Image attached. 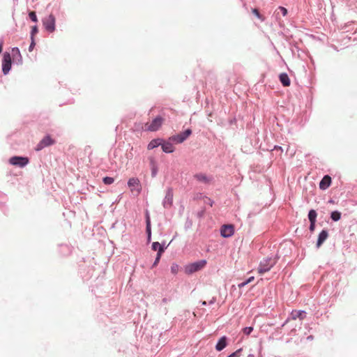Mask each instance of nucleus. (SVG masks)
Returning a JSON list of instances; mask_svg holds the SVG:
<instances>
[{"label":"nucleus","instance_id":"f257e3e1","mask_svg":"<svg viewBox=\"0 0 357 357\" xmlns=\"http://www.w3.org/2000/svg\"><path fill=\"white\" fill-rule=\"evenodd\" d=\"M207 264L206 259H201L185 265L184 272L190 275L202 270Z\"/></svg>","mask_w":357,"mask_h":357},{"label":"nucleus","instance_id":"f03ea898","mask_svg":"<svg viewBox=\"0 0 357 357\" xmlns=\"http://www.w3.org/2000/svg\"><path fill=\"white\" fill-rule=\"evenodd\" d=\"M277 257H266L263 259L259 265L258 272L261 274L268 272L276 264Z\"/></svg>","mask_w":357,"mask_h":357},{"label":"nucleus","instance_id":"7ed1b4c3","mask_svg":"<svg viewBox=\"0 0 357 357\" xmlns=\"http://www.w3.org/2000/svg\"><path fill=\"white\" fill-rule=\"evenodd\" d=\"M29 158L27 156L15 155L9 158L8 162L10 165L24 168L29 163Z\"/></svg>","mask_w":357,"mask_h":357},{"label":"nucleus","instance_id":"20e7f679","mask_svg":"<svg viewBox=\"0 0 357 357\" xmlns=\"http://www.w3.org/2000/svg\"><path fill=\"white\" fill-rule=\"evenodd\" d=\"M42 23L44 29L48 33H53L55 31L56 18L52 14H50L47 17L43 18L42 20Z\"/></svg>","mask_w":357,"mask_h":357},{"label":"nucleus","instance_id":"39448f33","mask_svg":"<svg viewBox=\"0 0 357 357\" xmlns=\"http://www.w3.org/2000/svg\"><path fill=\"white\" fill-rule=\"evenodd\" d=\"M2 73L3 75H7L12 68V59L9 52L3 53L2 59Z\"/></svg>","mask_w":357,"mask_h":357},{"label":"nucleus","instance_id":"423d86ee","mask_svg":"<svg viewBox=\"0 0 357 357\" xmlns=\"http://www.w3.org/2000/svg\"><path fill=\"white\" fill-rule=\"evenodd\" d=\"M192 134V130L188 128L183 132H181L176 135H174L169 137V139L172 140L176 144H181L187 139Z\"/></svg>","mask_w":357,"mask_h":357},{"label":"nucleus","instance_id":"0eeeda50","mask_svg":"<svg viewBox=\"0 0 357 357\" xmlns=\"http://www.w3.org/2000/svg\"><path fill=\"white\" fill-rule=\"evenodd\" d=\"M56 143V140L52 138L50 135H46L36 145L35 147L36 151H40L43 149L50 146L54 145Z\"/></svg>","mask_w":357,"mask_h":357},{"label":"nucleus","instance_id":"6e6552de","mask_svg":"<svg viewBox=\"0 0 357 357\" xmlns=\"http://www.w3.org/2000/svg\"><path fill=\"white\" fill-rule=\"evenodd\" d=\"M307 317V312L303 310H293L287 320L281 325V327H283L290 320H296L298 319L299 320H303Z\"/></svg>","mask_w":357,"mask_h":357},{"label":"nucleus","instance_id":"1a4fd4ad","mask_svg":"<svg viewBox=\"0 0 357 357\" xmlns=\"http://www.w3.org/2000/svg\"><path fill=\"white\" fill-rule=\"evenodd\" d=\"M234 226L231 224H225L220 229V236L223 238H229L234 234Z\"/></svg>","mask_w":357,"mask_h":357},{"label":"nucleus","instance_id":"9d476101","mask_svg":"<svg viewBox=\"0 0 357 357\" xmlns=\"http://www.w3.org/2000/svg\"><path fill=\"white\" fill-rule=\"evenodd\" d=\"M173 189L172 188H167L165 193V198L162 201V206L165 208L169 209L173 204Z\"/></svg>","mask_w":357,"mask_h":357},{"label":"nucleus","instance_id":"9b49d317","mask_svg":"<svg viewBox=\"0 0 357 357\" xmlns=\"http://www.w3.org/2000/svg\"><path fill=\"white\" fill-rule=\"evenodd\" d=\"M128 185L130 188L131 191L136 190L137 194H139L142 191L140 181L137 178L132 177L129 178L128 181Z\"/></svg>","mask_w":357,"mask_h":357},{"label":"nucleus","instance_id":"f8f14e48","mask_svg":"<svg viewBox=\"0 0 357 357\" xmlns=\"http://www.w3.org/2000/svg\"><path fill=\"white\" fill-rule=\"evenodd\" d=\"M174 143L172 140L169 139V137L167 140H165L162 139V142L161 143V148L163 152L165 153H172L174 151V147L173 144Z\"/></svg>","mask_w":357,"mask_h":357},{"label":"nucleus","instance_id":"ddd939ff","mask_svg":"<svg viewBox=\"0 0 357 357\" xmlns=\"http://www.w3.org/2000/svg\"><path fill=\"white\" fill-rule=\"evenodd\" d=\"M145 221H146V241H147V243H149L151 241V218H150L149 213L148 211H146V212Z\"/></svg>","mask_w":357,"mask_h":357},{"label":"nucleus","instance_id":"4468645a","mask_svg":"<svg viewBox=\"0 0 357 357\" xmlns=\"http://www.w3.org/2000/svg\"><path fill=\"white\" fill-rule=\"evenodd\" d=\"M162 121V117H161L160 116H157L151 121L150 126L148 128V130L151 131L158 130L161 127Z\"/></svg>","mask_w":357,"mask_h":357},{"label":"nucleus","instance_id":"2eb2a0df","mask_svg":"<svg viewBox=\"0 0 357 357\" xmlns=\"http://www.w3.org/2000/svg\"><path fill=\"white\" fill-rule=\"evenodd\" d=\"M229 343V338L226 335L222 336L217 342L215 349L217 351H221L227 347Z\"/></svg>","mask_w":357,"mask_h":357},{"label":"nucleus","instance_id":"dca6fc26","mask_svg":"<svg viewBox=\"0 0 357 357\" xmlns=\"http://www.w3.org/2000/svg\"><path fill=\"white\" fill-rule=\"evenodd\" d=\"M328 231L326 229H322L321 231L318 235V238L316 243V247L319 248L328 238Z\"/></svg>","mask_w":357,"mask_h":357},{"label":"nucleus","instance_id":"f3484780","mask_svg":"<svg viewBox=\"0 0 357 357\" xmlns=\"http://www.w3.org/2000/svg\"><path fill=\"white\" fill-rule=\"evenodd\" d=\"M332 179L329 175H325L319 182V189L326 190L331 185Z\"/></svg>","mask_w":357,"mask_h":357},{"label":"nucleus","instance_id":"a211bd4d","mask_svg":"<svg viewBox=\"0 0 357 357\" xmlns=\"http://www.w3.org/2000/svg\"><path fill=\"white\" fill-rule=\"evenodd\" d=\"M279 80L283 86H289L291 84V80L286 73H282L279 75Z\"/></svg>","mask_w":357,"mask_h":357},{"label":"nucleus","instance_id":"6ab92c4d","mask_svg":"<svg viewBox=\"0 0 357 357\" xmlns=\"http://www.w3.org/2000/svg\"><path fill=\"white\" fill-rule=\"evenodd\" d=\"M73 248L67 244L59 245V252L63 256H68L72 252Z\"/></svg>","mask_w":357,"mask_h":357},{"label":"nucleus","instance_id":"aec40b11","mask_svg":"<svg viewBox=\"0 0 357 357\" xmlns=\"http://www.w3.org/2000/svg\"><path fill=\"white\" fill-rule=\"evenodd\" d=\"M162 142V138H155L153 139L148 144L147 149L149 150H152L155 148H157L161 146V143Z\"/></svg>","mask_w":357,"mask_h":357},{"label":"nucleus","instance_id":"412c9836","mask_svg":"<svg viewBox=\"0 0 357 357\" xmlns=\"http://www.w3.org/2000/svg\"><path fill=\"white\" fill-rule=\"evenodd\" d=\"M194 177L199 182L208 183L211 181V178L208 177L206 174L199 173L196 174Z\"/></svg>","mask_w":357,"mask_h":357},{"label":"nucleus","instance_id":"4be33fe9","mask_svg":"<svg viewBox=\"0 0 357 357\" xmlns=\"http://www.w3.org/2000/svg\"><path fill=\"white\" fill-rule=\"evenodd\" d=\"M342 213L339 211H333L330 214V218L334 222H337L341 219Z\"/></svg>","mask_w":357,"mask_h":357},{"label":"nucleus","instance_id":"5701e85b","mask_svg":"<svg viewBox=\"0 0 357 357\" xmlns=\"http://www.w3.org/2000/svg\"><path fill=\"white\" fill-rule=\"evenodd\" d=\"M150 165L151 169V176L155 177L158 174V169L156 163L153 159L151 160Z\"/></svg>","mask_w":357,"mask_h":357},{"label":"nucleus","instance_id":"b1692460","mask_svg":"<svg viewBox=\"0 0 357 357\" xmlns=\"http://www.w3.org/2000/svg\"><path fill=\"white\" fill-rule=\"evenodd\" d=\"M317 213L314 209H310L307 214L309 221H317Z\"/></svg>","mask_w":357,"mask_h":357},{"label":"nucleus","instance_id":"393cba45","mask_svg":"<svg viewBox=\"0 0 357 357\" xmlns=\"http://www.w3.org/2000/svg\"><path fill=\"white\" fill-rule=\"evenodd\" d=\"M163 253V249L161 248L158 250V252H157V255H156V257L151 266V268H153V267L156 266L158 265V264L159 263L160 260V258H161V256Z\"/></svg>","mask_w":357,"mask_h":357},{"label":"nucleus","instance_id":"a878e982","mask_svg":"<svg viewBox=\"0 0 357 357\" xmlns=\"http://www.w3.org/2000/svg\"><path fill=\"white\" fill-rule=\"evenodd\" d=\"M14 62L16 65L20 66L23 63V59L21 54L17 55L16 56H13Z\"/></svg>","mask_w":357,"mask_h":357},{"label":"nucleus","instance_id":"bb28decb","mask_svg":"<svg viewBox=\"0 0 357 357\" xmlns=\"http://www.w3.org/2000/svg\"><path fill=\"white\" fill-rule=\"evenodd\" d=\"M114 178L110 177V176H105L102 178V182L105 185H111L112 183H114Z\"/></svg>","mask_w":357,"mask_h":357},{"label":"nucleus","instance_id":"cd10ccee","mask_svg":"<svg viewBox=\"0 0 357 357\" xmlns=\"http://www.w3.org/2000/svg\"><path fill=\"white\" fill-rule=\"evenodd\" d=\"M38 32V29L37 25H34L31 27V30L30 32V38H34V36Z\"/></svg>","mask_w":357,"mask_h":357},{"label":"nucleus","instance_id":"c85d7f7f","mask_svg":"<svg viewBox=\"0 0 357 357\" xmlns=\"http://www.w3.org/2000/svg\"><path fill=\"white\" fill-rule=\"evenodd\" d=\"M29 17L32 22H38V17H37L36 12H34V11L29 12Z\"/></svg>","mask_w":357,"mask_h":357},{"label":"nucleus","instance_id":"c756f323","mask_svg":"<svg viewBox=\"0 0 357 357\" xmlns=\"http://www.w3.org/2000/svg\"><path fill=\"white\" fill-rule=\"evenodd\" d=\"M179 266L177 264L173 263L171 266V272L172 274L176 275L178 271Z\"/></svg>","mask_w":357,"mask_h":357},{"label":"nucleus","instance_id":"7c9ffc66","mask_svg":"<svg viewBox=\"0 0 357 357\" xmlns=\"http://www.w3.org/2000/svg\"><path fill=\"white\" fill-rule=\"evenodd\" d=\"M252 13L258 18L261 21H264V18L263 17V16L261 15V13H259V11L258 10V9L257 8H253L252 10Z\"/></svg>","mask_w":357,"mask_h":357},{"label":"nucleus","instance_id":"2f4dec72","mask_svg":"<svg viewBox=\"0 0 357 357\" xmlns=\"http://www.w3.org/2000/svg\"><path fill=\"white\" fill-rule=\"evenodd\" d=\"M253 331L252 326H247L243 328V332L245 335H249Z\"/></svg>","mask_w":357,"mask_h":357},{"label":"nucleus","instance_id":"473e14b6","mask_svg":"<svg viewBox=\"0 0 357 357\" xmlns=\"http://www.w3.org/2000/svg\"><path fill=\"white\" fill-rule=\"evenodd\" d=\"M241 351H242V349L240 348V349H237L236 351H234V352L231 353V354H229V356H227V357H239Z\"/></svg>","mask_w":357,"mask_h":357},{"label":"nucleus","instance_id":"72a5a7b5","mask_svg":"<svg viewBox=\"0 0 357 357\" xmlns=\"http://www.w3.org/2000/svg\"><path fill=\"white\" fill-rule=\"evenodd\" d=\"M151 249L154 251L160 250V243L159 242H153L151 245Z\"/></svg>","mask_w":357,"mask_h":357},{"label":"nucleus","instance_id":"f704fd0d","mask_svg":"<svg viewBox=\"0 0 357 357\" xmlns=\"http://www.w3.org/2000/svg\"><path fill=\"white\" fill-rule=\"evenodd\" d=\"M290 46H291V50L293 54L294 53L295 51H297V52L299 51V48H298V45H296V43H290Z\"/></svg>","mask_w":357,"mask_h":357},{"label":"nucleus","instance_id":"c9c22d12","mask_svg":"<svg viewBox=\"0 0 357 357\" xmlns=\"http://www.w3.org/2000/svg\"><path fill=\"white\" fill-rule=\"evenodd\" d=\"M30 39H31V43H30L29 47V51L32 52L35 47L36 42H35L34 38H30Z\"/></svg>","mask_w":357,"mask_h":357},{"label":"nucleus","instance_id":"e433bc0d","mask_svg":"<svg viewBox=\"0 0 357 357\" xmlns=\"http://www.w3.org/2000/svg\"><path fill=\"white\" fill-rule=\"evenodd\" d=\"M316 222L317 221H310V226H309V230L311 232H313L316 227Z\"/></svg>","mask_w":357,"mask_h":357},{"label":"nucleus","instance_id":"4c0bfd02","mask_svg":"<svg viewBox=\"0 0 357 357\" xmlns=\"http://www.w3.org/2000/svg\"><path fill=\"white\" fill-rule=\"evenodd\" d=\"M12 54L13 56H16L17 55H19L20 53V49L17 47H15L12 48Z\"/></svg>","mask_w":357,"mask_h":357},{"label":"nucleus","instance_id":"58836bf2","mask_svg":"<svg viewBox=\"0 0 357 357\" xmlns=\"http://www.w3.org/2000/svg\"><path fill=\"white\" fill-rule=\"evenodd\" d=\"M278 9L281 11L283 16H286L287 15V9L283 6H279Z\"/></svg>","mask_w":357,"mask_h":357},{"label":"nucleus","instance_id":"ea45409f","mask_svg":"<svg viewBox=\"0 0 357 357\" xmlns=\"http://www.w3.org/2000/svg\"><path fill=\"white\" fill-rule=\"evenodd\" d=\"M204 213H205V210H204V209H202V210H201V211H198V212L197 213V217L198 218H203V217H204Z\"/></svg>","mask_w":357,"mask_h":357},{"label":"nucleus","instance_id":"a19ab883","mask_svg":"<svg viewBox=\"0 0 357 357\" xmlns=\"http://www.w3.org/2000/svg\"><path fill=\"white\" fill-rule=\"evenodd\" d=\"M191 226H192V222L189 219H188L185 224V229L187 230L189 228H190Z\"/></svg>","mask_w":357,"mask_h":357},{"label":"nucleus","instance_id":"79ce46f5","mask_svg":"<svg viewBox=\"0 0 357 357\" xmlns=\"http://www.w3.org/2000/svg\"><path fill=\"white\" fill-rule=\"evenodd\" d=\"M3 38H1L0 39V54L2 52L3 50Z\"/></svg>","mask_w":357,"mask_h":357},{"label":"nucleus","instance_id":"37998d69","mask_svg":"<svg viewBox=\"0 0 357 357\" xmlns=\"http://www.w3.org/2000/svg\"><path fill=\"white\" fill-rule=\"evenodd\" d=\"M163 249V252H165V250L167 248V246H165V243L163 242L162 243H160V249Z\"/></svg>","mask_w":357,"mask_h":357},{"label":"nucleus","instance_id":"c03bdc74","mask_svg":"<svg viewBox=\"0 0 357 357\" xmlns=\"http://www.w3.org/2000/svg\"><path fill=\"white\" fill-rule=\"evenodd\" d=\"M236 118H232V119H229V123L230 125H232V124L235 123H236Z\"/></svg>","mask_w":357,"mask_h":357},{"label":"nucleus","instance_id":"a18cd8bd","mask_svg":"<svg viewBox=\"0 0 357 357\" xmlns=\"http://www.w3.org/2000/svg\"><path fill=\"white\" fill-rule=\"evenodd\" d=\"M206 198L208 199L207 204H208L211 206H212L213 203H214V202L211 199H210V198H208V197H206Z\"/></svg>","mask_w":357,"mask_h":357},{"label":"nucleus","instance_id":"49530a36","mask_svg":"<svg viewBox=\"0 0 357 357\" xmlns=\"http://www.w3.org/2000/svg\"><path fill=\"white\" fill-rule=\"evenodd\" d=\"M246 284H248V282H247L246 280H245L244 282L238 284V287H243L245 286Z\"/></svg>","mask_w":357,"mask_h":357},{"label":"nucleus","instance_id":"de8ad7c7","mask_svg":"<svg viewBox=\"0 0 357 357\" xmlns=\"http://www.w3.org/2000/svg\"><path fill=\"white\" fill-rule=\"evenodd\" d=\"M216 301V298L215 297H213L211 300H210V301L208 302V304L209 305H213L215 303Z\"/></svg>","mask_w":357,"mask_h":357},{"label":"nucleus","instance_id":"09e8293b","mask_svg":"<svg viewBox=\"0 0 357 357\" xmlns=\"http://www.w3.org/2000/svg\"><path fill=\"white\" fill-rule=\"evenodd\" d=\"M253 280H254V277H253V276H251V277H250L249 278H248V279L246 280V281H247V282H248V283L251 282Z\"/></svg>","mask_w":357,"mask_h":357},{"label":"nucleus","instance_id":"8fccbe9b","mask_svg":"<svg viewBox=\"0 0 357 357\" xmlns=\"http://www.w3.org/2000/svg\"><path fill=\"white\" fill-rule=\"evenodd\" d=\"M261 350H262V347L260 345V347L259 348V356L258 357H262Z\"/></svg>","mask_w":357,"mask_h":357},{"label":"nucleus","instance_id":"3c124183","mask_svg":"<svg viewBox=\"0 0 357 357\" xmlns=\"http://www.w3.org/2000/svg\"><path fill=\"white\" fill-rule=\"evenodd\" d=\"M170 301V300H169V298H162V303H167V302H168V301Z\"/></svg>","mask_w":357,"mask_h":357},{"label":"nucleus","instance_id":"603ef678","mask_svg":"<svg viewBox=\"0 0 357 357\" xmlns=\"http://www.w3.org/2000/svg\"><path fill=\"white\" fill-rule=\"evenodd\" d=\"M5 206H6L5 204H3L2 202H0V208L1 210H3V208L5 207Z\"/></svg>","mask_w":357,"mask_h":357},{"label":"nucleus","instance_id":"864d4df0","mask_svg":"<svg viewBox=\"0 0 357 357\" xmlns=\"http://www.w3.org/2000/svg\"><path fill=\"white\" fill-rule=\"evenodd\" d=\"M314 339V336L313 335H309L307 337V340H312Z\"/></svg>","mask_w":357,"mask_h":357},{"label":"nucleus","instance_id":"5fc2aeb1","mask_svg":"<svg viewBox=\"0 0 357 357\" xmlns=\"http://www.w3.org/2000/svg\"><path fill=\"white\" fill-rule=\"evenodd\" d=\"M6 195L3 193L2 192H0V198L3 199V197H5Z\"/></svg>","mask_w":357,"mask_h":357},{"label":"nucleus","instance_id":"6e6d98bb","mask_svg":"<svg viewBox=\"0 0 357 357\" xmlns=\"http://www.w3.org/2000/svg\"><path fill=\"white\" fill-rule=\"evenodd\" d=\"M274 149H280V150H282V147L279 146H275Z\"/></svg>","mask_w":357,"mask_h":357},{"label":"nucleus","instance_id":"4d7b16f0","mask_svg":"<svg viewBox=\"0 0 357 357\" xmlns=\"http://www.w3.org/2000/svg\"><path fill=\"white\" fill-rule=\"evenodd\" d=\"M202 305H207V303L206 301H203L202 303Z\"/></svg>","mask_w":357,"mask_h":357},{"label":"nucleus","instance_id":"13d9d810","mask_svg":"<svg viewBox=\"0 0 357 357\" xmlns=\"http://www.w3.org/2000/svg\"><path fill=\"white\" fill-rule=\"evenodd\" d=\"M247 357H255V356L252 354H250Z\"/></svg>","mask_w":357,"mask_h":357}]
</instances>
